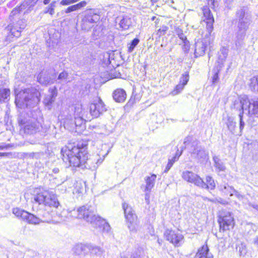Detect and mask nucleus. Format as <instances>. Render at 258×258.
Returning a JSON list of instances; mask_svg holds the SVG:
<instances>
[{"label":"nucleus","mask_w":258,"mask_h":258,"mask_svg":"<svg viewBox=\"0 0 258 258\" xmlns=\"http://www.w3.org/2000/svg\"><path fill=\"white\" fill-rule=\"evenodd\" d=\"M61 155L63 162H68L69 166L89 169L94 170L101 164L104 160L98 155L88 157L86 145H78L77 146L64 147L61 150Z\"/></svg>","instance_id":"f257e3e1"},{"label":"nucleus","mask_w":258,"mask_h":258,"mask_svg":"<svg viewBox=\"0 0 258 258\" xmlns=\"http://www.w3.org/2000/svg\"><path fill=\"white\" fill-rule=\"evenodd\" d=\"M218 202L223 205H226L228 204V202L227 201L223 200L221 198L218 200Z\"/></svg>","instance_id":"052dcab7"},{"label":"nucleus","mask_w":258,"mask_h":258,"mask_svg":"<svg viewBox=\"0 0 258 258\" xmlns=\"http://www.w3.org/2000/svg\"><path fill=\"white\" fill-rule=\"evenodd\" d=\"M96 212L94 206L86 205L80 207L77 210H72L70 215L75 218L84 219L100 232H109L110 230L109 224L104 219L97 216Z\"/></svg>","instance_id":"7ed1b4c3"},{"label":"nucleus","mask_w":258,"mask_h":258,"mask_svg":"<svg viewBox=\"0 0 258 258\" xmlns=\"http://www.w3.org/2000/svg\"><path fill=\"white\" fill-rule=\"evenodd\" d=\"M48 93L49 94L46 96L44 99L43 103L48 107V109H50V107L57 95V90L56 87L50 88L48 90Z\"/></svg>","instance_id":"6ab92c4d"},{"label":"nucleus","mask_w":258,"mask_h":258,"mask_svg":"<svg viewBox=\"0 0 258 258\" xmlns=\"http://www.w3.org/2000/svg\"><path fill=\"white\" fill-rule=\"evenodd\" d=\"M184 148H187L191 157L199 162L205 161L208 157V153L199 145L200 142L192 137H186L184 141Z\"/></svg>","instance_id":"0eeeda50"},{"label":"nucleus","mask_w":258,"mask_h":258,"mask_svg":"<svg viewBox=\"0 0 258 258\" xmlns=\"http://www.w3.org/2000/svg\"><path fill=\"white\" fill-rule=\"evenodd\" d=\"M249 25V19L238 21V30L246 32Z\"/></svg>","instance_id":"473e14b6"},{"label":"nucleus","mask_w":258,"mask_h":258,"mask_svg":"<svg viewBox=\"0 0 258 258\" xmlns=\"http://www.w3.org/2000/svg\"><path fill=\"white\" fill-rule=\"evenodd\" d=\"M227 125L228 129L230 131H233L235 128V127L236 125V122L233 121V119L229 118L227 123Z\"/></svg>","instance_id":"de8ad7c7"},{"label":"nucleus","mask_w":258,"mask_h":258,"mask_svg":"<svg viewBox=\"0 0 258 258\" xmlns=\"http://www.w3.org/2000/svg\"><path fill=\"white\" fill-rule=\"evenodd\" d=\"M35 0H25L19 7L15 8L11 12L10 15V18L11 19H15V18L14 17L15 15L19 14L21 12L26 10V11L24 12L25 14L26 11L29 10L32 7H33L35 3Z\"/></svg>","instance_id":"f3484780"},{"label":"nucleus","mask_w":258,"mask_h":258,"mask_svg":"<svg viewBox=\"0 0 258 258\" xmlns=\"http://www.w3.org/2000/svg\"><path fill=\"white\" fill-rule=\"evenodd\" d=\"M213 160L214 163V166L219 172L224 171L225 170L226 167L218 157L215 155L213 156Z\"/></svg>","instance_id":"7c9ffc66"},{"label":"nucleus","mask_w":258,"mask_h":258,"mask_svg":"<svg viewBox=\"0 0 258 258\" xmlns=\"http://www.w3.org/2000/svg\"><path fill=\"white\" fill-rule=\"evenodd\" d=\"M173 32L182 41H185V40L187 39L186 36L179 26H175L174 27Z\"/></svg>","instance_id":"2f4dec72"},{"label":"nucleus","mask_w":258,"mask_h":258,"mask_svg":"<svg viewBox=\"0 0 258 258\" xmlns=\"http://www.w3.org/2000/svg\"><path fill=\"white\" fill-rule=\"evenodd\" d=\"M218 222L220 230L225 231L232 228L234 225V220L232 213L226 210H222L219 213Z\"/></svg>","instance_id":"6e6552de"},{"label":"nucleus","mask_w":258,"mask_h":258,"mask_svg":"<svg viewBox=\"0 0 258 258\" xmlns=\"http://www.w3.org/2000/svg\"><path fill=\"white\" fill-rule=\"evenodd\" d=\"M248 206L249 207L252 208L253 209L255 210L258 212V205L255 204H252L251 203H248Z\"/></svg>","instance_id":"13d9d810"},{"label":"nucleus","mask_w":258,"mask_h":258,"mask_svg":"<svg viewBox=\"0 0 258 258\" xmlns=\"http://www.w3.org/2000/svg\"><path fill=\"white\" fill-rule=\"evenodd\" d=\"M245 34L246 32L238 30L236 33L235 38V43L237 49L240 48L242 46Z\"/></svg>","instance_id":"bb28decb"},{"label":"nucleus","mask_w":258,"mask_h":258,"mask_svg":"<svg viewBox=\"0 0 258 258\" xmlns=\"http://www.w3.org/2000/svg\"><path fill=\"white\" fill-rule=\"evenodd\" d=\"M12 146L13 145L10 144H3L2 145H0V150L7 149L12 147Z\"/></svg>","instance_id":"5fc2aeb1"},{"label":"nucleus","mask_w":258,"mask_h":258,"mask_svg":"<svg viewBox=\"0 0 258 258\" xmlns=\"http://www.w3.org/2000/svg\"><path fill=\"white\" fill-rule=\"evenodd\" d=\"M37 81L41 84L46 86L53 84L54 80L52 78L50 74L46 71L40 73L37 76Z\"/></svg>","instance_id":"aec40b11"},{"label":"nucleus","mask_w":258,"mask_h":258,"mask_svg":"<svg viewBox=\"0 0 258 258\" xmlns=\"http://www.w3.org/2000/svg\"><path fill=\"white\" fill-rule=\"evenodd\" d=\"M60 4L62 6H67L72 4L71 0H62Z\"/></svg>","instance_id":"6e6d98bb"},{"label":"nucleus","mask_w":258,"mask_h":258,"mask_svg":"<svg viewBox=\"0 0 258 258\" xmlns=\"http://www.w3.org/2000/svg\"><path fill=\"white\" fill-rule=\"evenodd\" d=\"M44 13H49L51 15H53L54 14V11L53 10L52 8H51L50 7H49V6H48L46 8V11L44 12Z\"/></svg>","instance_id":"603ef678"},{"label":"nucleus","mask_w":258,"mask_h":258,"mask_svg":"<svg viewBox=\"0 0 258 258\" xmlns=\"http://www.w3.org/2000/svg\"><path fill=\"white\" fill-rule=\"evenodd\" d=\"M13 213L19 219L25 222L27 217L29 215V212L21 209L19 208H15L13 209Z\"/></svg>","instance_id":"b1692460"},{"label":"nucleus","mask_w":258,"mask_h":258,"mask_svg":"<svg viewBox=\"0 0 258 258\" xmlns=\"http://www.w3.org/2000/svg\"><path fill=\"white\" fill-rule=\"evenodd\" d=\"M185 148H184V147H183L181 151H180V153H178V151H177V152L175 154V155L176 156V158L178 159V158L180 156V155L182 154V151H183V150Z\"/></svg>","instance_id":"bf43d9fd"},{"label":"nucleus","mask_w":258,"mask_h":258,"mask_svg":"<svg viewBox=\"0 0 258 258\" xmlns=\"http://www.w3.org/2000/svg\"><path fill=\"white\" fill-rule=\"evenodd\" d=\"M122 207L124 210L125 217L127 221V226L131 231H135L138 226L137 216L134 213L132 208L127 204L123 203Z\"/></svg>","instance_id":"9b49d317"},{"label":"nucleus","mask_w":258,"mask_h":258,"mask_svg":"<svg viewBox=\"0 0 258 258\" xmlns=\"http://www.w3.org/2000/svg\"><path fill=\"white\" fill-rule=\"evenodd\" d=\"M208 5L210 6H214V2L215 0H208Z\"/></svg>","instance_id":"338daca9"},{"label":"nucleus","mask_w":258,"mask_h":258,"mask_svg":"<svg viewBox=\"0 0 258 258\" xmlns=\"http://www.w3.org/2000/svg\"><path fill=\"white\" fill-rule=\"evenodd\" d=\"M89 109L90 114L95 118L102 115L107 111L105 104L100 98L95 99L93 102L90 104Z\"/></svg>","instance_id":"f8f14e48"},{"label":"nucleus","mask_w":258,"mask_h":258,"mask_svg":"<svg viewBox=\"0 0 258 258\" xmlns=\"http://www.w3.org/2000/svg\"><path fill=\"white\" fill-rule=\"evenodd\" d=\"M203 20L201 21L202 27L199 31L202 37V40H198L195 43V55L199 57L205 54L206 49L213 41L214 37L212 33L214 29V19L209 8L206 7L203 9Z\"/></svg>","instance_id":"f03ea898"},{"label":"nucleus","mask_w":258,"mask_h":258,"mask_svg":"<svg viewBox=\"0 0 258 258\" xmlns=\"http://www.w3.org/2000/svg\"><path fill=\"white\" fill-rule=\"evenodd\" d=\"M64 127H73L75 126L76 127L84 128L85 124V121L83 116H74V119L71 116H67L64 120Z\"/></svg>","instance_id":"dca6fc26"},{"label":"nucleus","mask_w":258,"mask_h":258,"mask_svg":"<svg viewBox=\"0 0 258 258\" xmlns=\"http://www.w3.org/2000/svg\"><path fill=\"white\" fill-rule=\"evenodd\" d=\"M217 72L215 73V74L212 78V82H213V84L217 83L219 79L218 73H219V71L221 70L219 68V65H217Z\"/></svg>","instance_id":"8fccbe9b"},{"label":"nucleus","mask_w":258,"mask_h":258,"mask_svg":"<svg viewBox=\"0 0 258 258\" xmlns=\"http://www.w3.org/2000/svg\"><path fill=\"white\" fill-rule=\"evenodd\" d=\"M41 128L40 123L37 120H29L24 123L21 131L26 134L32 135L39 132Z\"/></svg>","instance_id":"4468645a"},{"label":"nucleus","mask_w":258,"mask_h":258,"mask_svg":"<svg viewBox=\"0 0 258 258\" xmlns=\"http://www.w3.org/2000/svg\"><path fill=\"white\" fill-rule=\"evenodd\" d=\"M233 0H225V3L227 5V7H229V6L232 3Z\"/></svg>","instance_id":"69168bd1"},{"label":"nucleus","mask_w":258,"mask_h":258,"mask_svg":"<svg viewBox=\"0 0 258 258\" xmlns=\"http://www.w3.org/2000/svg\"><path fill=\"white\" fill-rule=\"evenodd\" d=\"M130 258H141L140 254L138 251L134 252L131 255Z\"/></svg>","instance_id":"4d7b16f0"},{"label":"nucleus","mask_w":258,"mask_h":258,"mask_svg":"<svg viewBox=\"0 0 258 258\" xmlns=\"http://www.w3.org/2000/svg\"><path fill=\"white\" fill-rule=\"evenodd\" d=\"M90 252L93 254L101 255L104 252L103 249L100 247L95 246L91 244H90Z\"/></svg>","instance_id":"72a5a7b5"},{"label":"nucleus","mask_w":258,"mask_h":258,"mask_svg":"<svg viewBox=\"0 0 258 258\" xmlns=\"http://www.w3.org/2000/svg\"><path fill=\"white\" fill-rule=\"evenodd\" d=\"M194 258H213V256L209 252V248L206 244L203 245L198 249Z\"/></svg>","instance_id":"412c9836"},{"label":"nucleus","mask_w":258,"mask_h":258,"mask_svg":"<svg viewBox=\"0 0 258 258\" xmlns=\"http://www.w3.org/2000/svg\"><path fill=\"white\" fill-rule=\"evenodd\" d=\"M52 172H53L54 174H57V173H59V168L55 167V168H53V170H52Z\"/></svg>","instance_id":"774afa93"},{"label":"nucleus","mask_w":258,"mask_h":258,"mask_svg":"<svg viewBox=\"0 0 258 258\" xmlns=\"http://www.w3.org/2000/svg\"><path fill=\"white\" fill-rule=\"evenodd\" d=\"M206 183H205L203 180V183L204 185H202V186H200V187H201L204 189H210L211 190L214 189L215 187V183L214 180L211 176H207L206 177Z\"/></svg>","instance_id":"c756f323"},{"label":"nucleus","mask_w":258,"mask_h":258,"mask_svg":"<svg viewBox=\"0 0 258 258\" xmlns=\"http://www.w3.org/2000/svg\"><path fill=\"white\" fill-rule=\"evenodd\" d=\"M19 14L15 15V19H11L10 18L12 23L8 26L10 34L17 38L20 36L22 30L26 26V21L23 19H19Z\"/></svg>","instance_id":"1a4fd4ad"},{"label":"nucleus","mask_w":258,"mask_h":258,"mask_svg":"<svg viewBox=\"0 0 258 258\" xmlns=\"http://www.w3.org/2000/svg\"><path fill=\"white\" fill-rule=\"evenodd\" d=\"M33 202L39 205L57 208L59 206L57 196L52 192L39 187L32 188L30 190Z\"/></svg>","instance_id":"39448f33"},{"label":"nucleus","mask_w":258,"mask_h":258,"mask_svg":"<svg viewBox=\"0 0 258 258\" xmlns=\"http://www.w3.org/2000/svg\"><path fill=\"white\" fill-rule=\"evenodd\" d=\"M173 165V164L172 162L168 160V164H167L164 172L165 173H167Z\"/></svg>","instance_id":"864d4df0"},{"label":"nucleus","mask_w":258,"mask_h":258,"mask_svg":"<svg viewBox=\"0 0 258 258\" xmlns=\"http://www.w3.org/2000/svg\"><path fill=\"white\" fill-rule=\"evenodd\" d=\"M10 94V91L9 89L0 87V102L7 99Z\"/></svg>","instance_id":"f704fd0d"},{"label":"nucleus","mask_w":258,"mask_h":258,"mask_svg":"<svg viewBox=\"0 0 258 258\" xmlns=\"http://www.w3.org/2000/svg\"><path fill=\"white\" fill-rule=\"evenodd\" d=\"M43 155L42 153H27L25 154V157L26 158H35V159H39L41 157V156Z\"/></svg>","instance_id":"a19ab883"},{"label":"nucleus","mask_w":258,"mask_h":258,"mask_svg":"<svg viewBox=\"0 0 258 258\" xmlns=\"http://www.w3.org/2000/svg\"><path fill=\"white\" fill-rule=\"evenodd\" d=\"M189 80V73L188 72H185L182 75L180 78V81L179 83L182 84L184 86H185Z\"/></svg>","instance_id":"ea45409f"},{"label":"nucleus","mask_w":258,"mask_h":258,"mask_svg":"<svg viewBox=\"0 0 258 258\" xmlns=\"http://www.w3.org/2000/svg\"><path fill=\"white\" fill-rule=\"evenodd\" d=\"M168 30V27L166 26H162L157 30V34L159 36L164 35L167 30Z\"/></svg>","instance_id":"c03bdc74"},{"label":"nucleus","mask_w":258,"mask_h":258,"mask_svg":"<svg viewBox=\"0 0 258 258\" xmlns=\"http://www.w3.org/2000/svg\"><path fill=\"white\" fill-rule=\"evenodd\" d=\"M236 17L238 19V21L249 19L247 16H245V10L243 8H240L237 11Z\"/></svg>","instance_id":"e433bc0d"},{"label":"nucleus","mask_w":258,"mask_h":258,"mask_svg":"<svg viewBox=\"0 0 258 258\" xmlns=\"http://www.w3.org/2000/svg\"><path fill=\"white\" fill-rule=\"evenodd\" d=\"M40 93L34 88L21 90L16 94L15 103L20 108H31L40 101Z\"/></svg>","instance_id":"423d86ee"},{"label":"nucleus","mask_w":258,"mask_h":258,"mask_svg":"<svg viewBox=\"0 0 258 258\" xmlns=\"http://www.w3.org/2000/svg\"><path fill=\"white\" fill-rule=\"evenodd\" d=\"M228 53V49L226 47H222L219 52L218 59L217 61L218 65L219 66L220 69H221L224 66V62L225 61Z\"/></svg>","instance_id":"4be33fe9"},{"label":"nucleus","mask_w":258,"mask_h":258,"mask_svg":"<svg viewBox=\"0 0 258 258\" xmlns=\"http://www.w3.org/2000/svg\"><path fill=\"white\" fill-rule=\"evenodd\" d=\"M68 76V74L66 72H61L58 76L57 79L59 81V83L66 81Z\"/></svg>","instance_id":"a18cd8bd"},{"label":"nucleus","mask_w":258,"mask_h":258,"mask_svg":"<svg viewBox=\"0 0 258 258\" xmlns=\"http://www.w3.org/2000/svg\"><path fill=\"white\" fill-rule=\"evenodd\" d=\"M89 243H77L73 247L72 251L73 254L77 255L85 256L90 252Z\"/></svg>","instance_id":"a211bd4d"},{"label":"nucleus","mask_w":258,"mask_h":258,"mask_svg":"<svg viewBox=\"0 0 258 258\" xmlns=\"http://www.w3.org/2000/svg\"><path fill=\"white\" fill-rule=\"evenodd\" d=\"M178 159L176 158V156H174L173 157H172L171 159H168L169 161H171L173 164L174 163V162L177 160Z\"/></svg>","instance_id":"0e129e2a"},{"label":"nucleus","mask_w":258,"mask_h":258,"mask_svg":"<svg viewBox=\"0 0 258 258\" xmlns=\"http://www.w3.org/2000/svg\"><path fill=\"white\" fill-rule=\"evenodd\" d=\"M87 4V3L85 1H81L80 3L75 5L76 7V11H78L79 10H81L82 8L85 7Z\"/></svg>","instance_id":"09e8293b"},{"label":"nucleus","mask_w":258,"mask_h":258,"mask_svg":"<svg viewBox=\"0 0 258 258\" xmlns=\"http://www.w3.org/2000/svg\"><path fill=\"white\" fill-rule=\"evenodd\" d=\"M184 86L182 84L178 83L175 89L171 92L172 95H176L180 93L183 89Z\"/></svg>","instance_id":"79ce46f5"},{"label":"nucleus","mask_w":258,"mask_h":258,"mask_svg":"<svg viewBox=\"0 0 258 258\" xmlns=\"http://www.w3.org/2000/svg\"><path fill=\"white\" fill-rule=\"evenodd\" d=\"M140 40L138 38H134L129 44H128V51L132 52L136 46L139 43Z\"/></svg>","instance_id":"58836bf2"},{"label":"nucleus","mask_w":258,"mask_h":258,"mask_svg":"<svg viewBox=\"0 0 258 258\" xmlns=\"http://www.w3.org/2000/svg\"><path fill=\"white\" fill-rule=\"evenodd\" d=\"M250 88L252 91L258 92V76L250 80Z\"/></svg>","instance_id":"c9c22d12"},{"label":"nucleus","mask_w":258,"mask_h":258,"mask_svg":"<svg viewBox=\"0 0 258 258\" xmlns=\"http://www.w3.org/2000/svg\"><path fill=\"white\" fill-rule=\"evenodd\" d=\"M147 192L145 194V200L146 201L147 203H149V192H148V191H146Z\"/></svg>","instance_id":"680f3d73"},{"label":"nucleus","mask_w":258,"mask_h":258,"mask_svg":"<svg viewBox=\"0 0 258 258\" xmlns=\"http://www.w3.org/2000/svg\"><path fill=\"white\" fill-rule=\"evenodd\" d=\"M126 97L125 92L121 89H118L115 90L113 93V98L117 102H124Z\"/></svg>","instance_id":"5701e85b"},{"label":"nucleus","mask_w":258,"mask_h":258,"mask_svg":"<svg viewBox=\"0 0 258 258\" xmlns=\"http://www.w3.org/2000/svg\"><path fill=\"white\" fill-rule=\"evenodd\" d=\"M132 25L131 19L127 16H123L120 20L119 25L121 30L128 29Z\"/></svg>","instance_id":"c85d7f7f"},{"label":"nucleus","mask_w":258,"mask_h":258,"mask_svg":"<svg viewBox=\"0 0 258 258\" xmlns=\"http://www.w3.org/2000/svg\"><path fill=\"white\" fill-rule=\"evenodd\" d=\"M236 249L237 250H238V251H239V252L240 253V255H244L246 253V246H245V245H244L242 243H241L240 245H238L236 247Z\"/></svg>","instance_id":"37998d69"},{"label":"nucleus","mask_w":258,"mask_h":258,"mask_svg":"<svg viewBox=\"0 0 258 258\" xmlns=\"http://www.w3.org/2000/svg\"><path fill=\"white\" fill-rule=\"evenodd\" d=\"M219 190L225 195L232 196L236 192V190L231 186L227 183L221 184L219 186Z\"/></svg>","instance_id":"a878e982"},{"label":"nucleus","mask_w":258,"mask_h":258,"mask_svg":"<svg viewBox=\"0 0 258 258\" xmlns=\"http://www.w3.org/2000/svg\"><path fill=\"white\" fill-rule=\"evenodd\" d=\"M25 222L30 224L38 225L41 222H44V220L41 219L40 218L36 217L30 213H29V215L27 216V219H26Z\"/></svg>","instance_id":"cd10ccee"},{"label":"nucleus","mask_w":258,"mask_h":258,"mask_svg":"<svg viewBox=\"0 0 258 258\" xmlns=\"http://www.w3.org/2000/svg\"><path fill=\"white\" fill-rule=\"evenodd\" d=\"M74 11H76L75 5H72L69 7L66 10V13H69Z\"/></svg>","instance_id":"3c124183"},{"label":"nucleus","mask_w":258,"mask_h":258,"mask_svg":"<svg viewBox=\"0 0 258 258\" xmlns=\"http://www.w3.org/2000/svg\"><path fill=\"white\" fill-rule=\"evenodd\" d=\"M182 178L188 182L193 183L200 187V186L204 185L203 179L198 174L189 171H183L182 173Z\"/></svg>","instance_id":"2eb2a0df"},{"label":"nucleus","mask_w":258,"mask_h":258,"mask_svg":"<svg viewBox=\"0 0 258 258\" xmlns=\"http://www.w3.org/2000/svg\"><path fill=\"white\" fill-rule=\"evenodd\" d=\"M83 109L80 104H76L74 107V116H83Z\"/></svg>","instance_id":"4c0bfd02"},{"label":"nucleus","mask_w":258,"mask_h":258,"mask_svg":"<svg viewBox=\"0 0 258 258\" xmlns=\"http://www.w3.org/2000/svg\"><path fill=\"white\" fill-rule=\"evenodd\" d=\"M235 195L236 197L239 199H241L243 198V196L241 195L239 192H238L236 190V192L234 194Z\"/></svg>","instance_id":"e2e57ef3"},{"label":"nucleus","mask_w":258,"mask_h":258,"mask_svg":"<svg viewBox=\"0 0 258 258\" xmlns=\"http://www.w3.org/2000/svg\"><path fill=\"white\" fill-rule=\"evenodd\" d=\"M99 19V15L95 13L92 10L87 11L82 20V29L87 31H89Z\"/></svg>","instance_id":"9d476101"},{"label":"nucleus","mask_w":258,"mask_h":258,"mask_svg":"<svg viewBox=\"0 0 258 258\" xmlns=\"http://www.w3.org/2000/svg\"><path fill=\"white\" fill-rule=\"evenodd\" d=\"M182 50L185 53H187L189 50L190 45L189 41L186 39L185 41H182Z\"/></svg>","instance_id":"49530a36"},{"label":"nucleus","mask_w":258,"mask_h":258,"mask_svg":"<svg viewBox=\"0 0 258 258\" xmlns=\"http://www.w3.org/2000/svg\"><path fill=\"white\" fill-rule=\"evenodd\" d=\"M230 107L232 109L239 111V127L241 131L245 124L242 120L244 113L249 116H258V98L256 100H249L246 96H241L233 101Z\"/></svg>","instance_id":"20e7f679"},{"label":"nucleus","mask_w":258,"mask_h":258,"mask_svg":"<svg viewBox=\"0 0 258 258\" xmlns=\"http://www.w3.org/2000/svg\"><path fill=\"white\" fill-rule=\"evenodd\" d=\"M157 176L156 174H152L150 176H148L146 178V187L145 188V191L150 192L151 189L154 187L155 184V181Z\"/></svg>","instance_id":"393cba45"},{"label":"nucleus","mask_w":258,"mask_h":258,"mask_svg":"<svg viewBox=\"0 0 258 258\" xmlns=\"http://www.w3.org/2000/svg\"><path fill=\"white\" fill-rule=\"evenodd\" d=\"M164 235L167 240L172 243L175 246L180 245V242L183 239L182 234L176 232L171 229H167L165 231Z\"/></svg>","instance_id":"ddd939ff"}]
</instances>
